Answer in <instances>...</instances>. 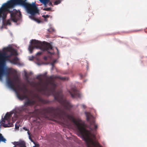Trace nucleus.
Masks as SVG:
<instances>
[{"label": "nucleus", "instance_id": "nucleus-7", "mask_svg": "<svg viewBox=\"0 0 147 147\" xmlns=\"http://www.w3.org/2000/svg\"><path fill=\"white\" fill-rule=\"evenodd\" d=\"M8 51L11 53V55H7L5 53L1 55V56L2 58L0 59V61L1 62L4 63L5 61L9 60V58L12 55H15L17 53L16 50L12 48H9Z\"/></svg>", "mask_w": 147, "mask_h": 147}, {"label": "nucleus", "instance_id": "nucleus-8", "mask_svg": "<svg viewBox=\"0 0 147 147\" xmlns=\"http://www.w3.org/2000/svg\"><path fill=\"white\" fill-rule=\"evenodd\" d=\"M13 71L14 70L11 68H7L6 69L5 71L4 72L3 69L0 66V79L3 75L8 76L11 73H13Z\"/></svg>", "mask_w": 147, "mask_h": 147}, {"label": "nucleus", "instance_id": "nucleus-20", "mask_svg": "<svg viewBox=\"0 0 147 147\" xmlns=\"http://www.w3.org/2000/svg\"><path fill=\"white\" fill-rule=\"evenodd\" d=\"M15 127L16 129H18L19 127V124H16Z\"/></svg>", "mask_w": 147, "mask_h": 147}, {"label": "nucleus", "instance_id": "nucleus-24", "mask_svg": "<svg viewBox=\"0 0 147 147\" xmlns=\"http://www.w3.org/2000/svg\"><path fill=\"white\" fill-rule=\"evenodd\" d=\"M47 0H42V3L44 4H45L47 3Z\"/></svg>", "mask_w": 147, "mask_h": 147}, {"label": "nucleus", "instance_id": "nucleus-5", "mask_svg": "<svg viewBox=\"0 0 147 147\" xmlns=\"http://www.w3.org/2000/svg\"><path fill=\"white\" fill-rule=\"evenodd\" d=\"M18 87L20 90L22 92V93L20 92H16L18 98L21 100H23L25 99H26V101L24 103L25 105L28 106L33 105L35 103V101L33 99H30L28 97L27 94L28 90L26 86H24L23 88H20L19 86H18Z\"/></svg>", "mask_w": 147, "mask_h": 147}, {"label": "nucleus", "instance_id": "nucleus-33", "mask_svg": "<svg viewBox=\"0 0 147 147\" xmlns=\"http://www.w3.org/2000/svg\"><path fill=\"white\" fill-rule=\"evenodd\" d=\"M57 49V51H58V49Z\"/></svg>", "mask_w": 147, "mask_h": 147}, {"label": "nucleus", "instance_id": "nucleus-3", "mask_svg": "<svg viewBox=\"0 0 147 147\" xmlns=\"http://www.w3.org/2000/svg\"><path fill=\"white\" fill-rule=\"evenodd\" d=\"M63 113L77 126L79 131L85 142L87 147H102L98 142L94 141L93 140L96 138L94 134L92 133V131L93 130L96 129L97 128V125L96 124L94 120L90 121V116L86 115V120L89 121L90 123V130L89 131L86 129L84 124L78 122L72 116L67 115L65 113Z\"/></svg>", "mask_w": 147, "mask_h": 147}, {"label": "nucleus", "instance_id": "nucleus-1", "mask_svg": "<svg viewBox=\"0 0 147 147\" xmlns=\"http://www.w3.org/2000/svg\"><path fill=\"white\" fill-rule=\"evenodd\" d=\"M37 79L40 80L36 84L40 86L38 89V91L40 92L43 95L49 96L52 94L54 97V99L58 102L64 107L62 109L59 107H48L43 108L40 110L37 109L36 110V119L34 121L36 123H40L43 122V117H40V115L42 114L43 116H45L47 113L52 114H53L55 118L61 119H64V117L69 119L63 113H65L67 115L69 114L66 110L70 111L73 106L70 102L67 100L66 99L63 98V95L62 90H59L57 92L55 91L57 85L55 80L58 78L63 81L67 80V77H62L59 76H51L47 78V81L45 83L42 82V79L38 76L36 77Z\"/></svg>", "mask_w": 147, "mask_h": 147}, {"label": "nucleus", "instance_id": "nucleus-32", "mask_svg": "<svg viewBox=\"0 0 147 147\" xmlns=\"http://www.w3.org/2000/svg\"><path fill=\"white\" fill-rule=\"evenodd\" d=\"M49 53H51V52H49Z\"/></svg>", "mask_w": 147, "mask_h": 147}, {"label": "nucleus", "instance_id": "nucleus-9", "mask_svg": "<svg viewBox=\"0 0 147 147\" xmlns=\"http://www.w3.org/2000/svg\"><path fill=\"white\" fill-rule=\"evenodd\" d=\"M69 92L72 98L80 97L81 95L79 92L76 88H71V90L69 91Z\"/></svg>", "mask_w": 147, "mask_h": 147}, {"label": "nucleus", "instance_id": "nucleus-11", "mask_svg": "<svg viewBox=\"0 0 147 147\" xmlns=\"http://www.w3.org/2000/svg\"><path fill=\"white\" fill-rule=\"evenodd\" d=\"M7 83L8 86L11 88H13L14 87V84L13 82L10 78H8L7 80Z\"/></svg>", "mask_w": 147, "mask_h": 147}, {"label": "nucleus", "instance_id": "nucleus-6", "mask_svg": "<svg viewBox=\"0 0 147 147\" xmlns=\"http://www.w3.org/2000/svg\"><path fill=\"white\" fill-rule=\"evenodd\" d=\"M12 114V113H7L5 116L4 118H2V120L0 123L4 127H12L13 126L12 123L9 122L10 120Z\"/></svg>", "mask_w": 147, "mask_h": 147}, {"label": "nucleus", "instance_id": "nucleus-15", "mask_svg": "<svg viewBox=\"0 0 147 147\" xmlns=\"http://www.w3.org/2000/svg\"><path fill=\"white\" fill-rule=\"evenodd\" d=\"M61 3V1L60 0H57L54 3V4L55 5H57Z\"/></svg>", "mask_w": 147, "mask_h": 147}, {"label": "nucleus", "instance_id": "nucleus-30", "mask_svg": "<svg viewBox=\"0 0 147 147\" xmlns=\"http://www.w3.org/2000/svg\"><path fill=\"white\" fill-rule=\"evenodd\" d=\"M50 5L52 4V3H50Z\"/></svg>", "mask_w": 147, "mask_h": 147}, {"label": "nucleus", "instance_id": "nucleus-14", "mask_svg": "<svg viewBox=\"0 0 147 147\" xmlns=\"http://www.w3.org/2000/svg\"><path fill=\"white\" fill-rule=\"evenodd\" d=\"M18 59L17 57H15L11 60V61L13 63H16L18 61Z\"/></svg>", "mask_w": 147, "mask_h": 147}, {"label": "nucleus", "instance_id": "nucleus-18", "mask_svg": "<svg viewBox=\"0 0 147 147\" xmlns=\"http://www.w3.org/2000/svg\"><path fill=\"white\" fill-rule=\"evenodd\" d=\"M48 31L49 32H55V30L54 28H50L48 30Z\"/></svg>", "mask_w": 147, "mask_h": 147}, {"label": "nucleus", "instance_id": "nucleus-22", "mask_svg": "<svg viewBox=\"0 0 147 147\" xmlns=\"http://www.w3.org/2000/svg\"><path fill=\"white\" fill-rule=\"evenodd\" d=\"M32 141L35 144V146H35V147H39V145L38 144H36L35 142L33 141L32 140Z\"/></svg>", "mask_w": 147, "mask_h": 147}, {"label": "nucleus", "instance_id": "nucleus-27", "mask_svg": "<svg viewBox=\"0 0 147 147\" xmlns=\"http://www.w3.org/2000/svg\"><path fill=\"white\" fill-rule=\"evenodd\" d=\"M82 106H83V107L84 108H85V106L84 105H82Z\"/></svg>", "mask_w": 147, "mask_h": 147}, {"label": "nucleus", "instance_id": "nucleus-23", "mask_svg": "<svg viewBox=\"0 0 147 147\" xmlns=\"http://www.w3.org/2000/svg\"><path fill=\"white\" fill-rule=\"evenodd\" d=\"M43 17L45 18H48L49 17V16L47 15H44L43 16Z\"/></svg>", "mask_w": 147, "mask_h": 147}, {"label": "nucleus", "instance_id": "nucleus-10", "mask_svg": "<svg viewBox=\"0 0 147 147\" xmlns=\"http://www.w3.org/2000/svg\"><path fill=\"white\" fill-rule=\"evenodd\" d=\"M34 97L37 99V100L43 104H47L49 103V101L43 99L40 96L37 94H36L34 95Z\"/></svg>", "mask_w": 147, "mask_h": 147}, {"label": "nucleus", "instance_id": "nucleus-13", "mask_svg": "<svg viewBox=\"0 0 147 147\" xmlns=\"http://www.w3.org/2000/svg\"><path fill=\"white\" fill-rule=\"evenodd\" d=\"M6 139L4 138L1 134H0V142H2L4 143H5Z\"/></svg>", "mask_w": 147, "mask_h": 147}, {"label": "nucleus", "instance_id": "nucleus-28", "mask_svg": "<svg viewBox=\"0 0 147 147\" xmlns=\"http://www.w3.org/2000/svg\"><path fill=\"white\" fill-rule=\"evenodd\" d=\"M88 66H87V69H88Z\"/></svg>", "mask_w": 147, "mask_h": 147}, {"label": "nucleus", "instance_id": "nucleus-4", "mask_svg": "<svg viewBox=\"0 0 147 147\" xmlns=\"http://www.w3.org/2000/svg\"><path fill=\"white\" fill-rule=\"evenodd\" d=\"M45 42L42 43L41 41L35 40H32L31 41V44L29 47L28 50L30 53H32L33 49L34 48L39 49L43 51H48L52 50L53 49L52 45L48 43L45 44Z\"/></svg>", "mask_w": 147, "mask_h": 147}, {"label": "nucleus", "instance_id": "nucleus-16", "mask_svg": "<svg viewBox=\"0 0 147 147\" xmlns=\"http://www.w3.org/2000/svg\"><path fill=\"white\" fill-rule=\"evenodd\" d=\"M25 79L27 81H28L29 77L26 74H25Z\"/></svg>", "mask_w": 147, "mask_h": 147}, {"label": "nucleus", "instance_id": "nucleus-31", "mask_svg": "<svg viewBox=\"0 0 147 147\" xmlns=\"http://www.w3.org/2000/svg\"><path fill=\"white\" fill-rule=\"evenodd\" d=\"M79 34V35H80V34H80V33H79V34Z\"/></svg>", "mask_w": 147, "mask_h": 147}, {"label": "nucleus", "instance_id": "nucleus-21", "mask_svg": "<svg viewBox=\"0 0 147 147\" xmlns=\"http://www.w3.org/2000/svg\"><path fill=\"white\" fill-rule=\"evenodd\" d=\"M42 53V52H38L36 54V55H41Z\"/></svg>", "mask_w": 147, "mask_h": 147}, {"label": "nucleus", "instance_id": "nucleus-26", "mask_svg": "<svg viewBox=\"0 0 147 147\" xmlns=\"http://www.w3.org/2000/svg\"><path fill=\"white\" fill-rule=\"evenodd\" d=\"M56 62V60H54L53 61V64H54Z\"/></svg>", "mask_w": 147, "mask_h": 147}, {"label": "nucleus", "instance_id": "nucleus-2", "mask_svg": "<svg viewBox=\"0 0 147 147\" xmlns=\"http://www.w3.org/2000/svg\"><path fill=\"white\" fill-rule=\"evenodd\" d=\"M26 0H10L7 3H4L0 8V14L2 13L3 14V18L4 19L6 17V12L9 11L10 13L11 20L14 22H17L18 17L21 15L20 12H18L16 10H13L11 12L9 8L13 7L16 5H20L25 7L27 10L28 12L31 15L29 18L32 20L38 23L40 22L39 20L35 18V14L38 13V10L37 7L34 4H31L27 3Z\"/></svg>", "mask_w": 147, "mask_h": 147}, {"label": "nucleus", "instance_id": "nucleus-25", "mask_svg": "<svg viewBox=\"0 0 147 147\" xmlns=\"http://www.w3.org/2000/svg\"><path fill=\"white\" fill-rule=\"evenodd\" d=\"M14 79L16 81H18V77H15Z\"/></svg>", "mask_w": 147, "mask_h": 147}, {"label": "nucleus", "instance_id": "nucleus-34", "mask_svg": "<svg viewBox=\"0 0 147 147\" xmlns=\"http://www.w3.org/2000/svg\"><path fill=\"white\" fill-rule=\"evenodd\" d=\"M38 65H40V64H39L38 63Z\"/></svg>", "mask_w": 147, "mask_h": 147}, {"label": "nucleus", "instance_id": "nucleus-35", "mask_svg": "<svg viewBox=\"0 0 147 147\" xmlns=\"http://www.w3.org/2000/svg\"><path fill=\"white\" fill-rule=\"evenodd\" d=\"M15 147V146H14V147Z\"/></svg>", "mask_w": 147, "mask_h": 147}, {"label": "nucleus", "instance_id": "nucleus-12", "mask_svg": "<svg viewBox=\"0 0 147 147\" xmlns=\"http://www.w3.org/2000/svg\"><path fill=\"white\" fill-rule=\"evenodd\" d=\"M27 106L25 105L24 104V105L22 106L20 108V110L22 111H24L26 112L28 110V108H27Z\"/></svg>", "mask_w": 147, "mask_h": 147}, {"label": "nucleus", "instance_id": "nucleus-19", "mask_svg": "<svg viewBox=\"0 0 147 147\" xmlns=\"http://www.w3.org/2000/svg\"><path fill=\"white\" fill-rule=\"evenodd\" d=\"M51 9L50 7H47V8H44L43 10L45 11H50Z\"/></svg>", "mask_w": 147, "mask_h": 147}, {"label": "nucleus", "instance_id": "nucleus-17", "mask_svg": "<svg viewBox=\"0 0 147 147\" xmlns=\"http://www.w3.org/2000/svg\"><path fill=\"white\" fill-rule=\"evenodd\" d=\"M23 129L25 130V131H28L27 133L28 135H30V132L29 130L28 129H27V128L25 127H24L23 128Z\"/></svg>", "mask_w": 147, "mask_h": 147}, {"label": "nucleus", "instance_id": "nucleus-29", "mask_svg": "<svg viewBox=\"0 0 147 147\" xmlns=\"http://www.w3.org/2000/svg\"><path fill=\"white\" fill-rule=\"evenodd\" d=\"M80 76L82 77V75L81 74H80Z\"/></svg>", "mask_w": 147, "mask_h": 147}]
</instances>
